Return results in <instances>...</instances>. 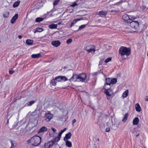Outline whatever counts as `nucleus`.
<instances>
[{"label":"nucleus","mask_w":148,"mask_h":148,"mask_svg":"<svg viewBox=\"0 0 148 148\" xmlns=\"http://www.w3.org/2000/svg\"><path fill=\"white\" fill-rule=\"evenodd\" d=\"M41 142V138L38 136H35L27 141L28 144L32 145L37 146L40 145Z\"/></svg>","instance_id":"nucleus-1"},{"label":"nucleus","mask_w":148,"mask_h":148,"mask_svg":"<svg viewBox=\"0 0 148 148\" xmlns=\"http://www.w3.org/2000/svg\"><path fill=\"white\" fill-rule=\"evenodd\" d=\"M119 52L121 58L123 59H126V58L125 57V56L127 57L129 56L131 53V50L129 48L121 46L119 48Z\"/></svg>","instance_id":"nucleus-2"},{"label":"nucleus","mask_w":148,"mask_h":148,"mask_svg":"<svg viewBox=\"0 0 148 148\" xmlns=\"http://www.w3.org/2000/svg\"><path fill=\"white\" fill-rule=\"evenodd\" d=\"M79 82H87L88 80V78L87 77L86 75L84 73H82L79 75Z\"/></svg>","instance_id":"nucleus-3"},{"label":"nucleus","mask_w":148,"mask_h":148,"mask_svg":"<svg viewBox=\"0 0 148 148\" xmlns=\"http://www.w3.org/2000/svg\"><path fill=\"white\" fill-rule=\"evenodd\" d=\"M103 88L105 90V93L107 96H111L113 94V90L110 88L108 89V87H106V85H104Z\"/></svg>","instance_id":"nucleus-4"},{"label":"nucleus","mask_w":148,"mask_h":148,"mask_svg":"<svg viewBox=\"0 0 148 148\" xmlns=\"http://www.w3.org/2000/svg\"><path fill=\"white\" fill-rule=\"evenodd\" d=\"M86 50L88 53H94L96 51L95 47L93 45H90L87 46L86 48Z\"/></svg>","instance_id":"nucleus-5"},{"label":"nucleus","mask_w":148,"mask_h":148,"mask_svg":"<svg viewBox=\"0 0 148 148\" xmlns=\"http://www.w3.org/2000/svg\"><path fill=\"white\" fill-rule=\"evenodd\" d=\"M107 13L108 12L107 11H100L97 13L95 16L97 17H98V16L100 17L105 16Z\"/></svg>","instance_id":"nucleus-6"},{"label":"nucleus","mask_w":148,"mask_h":148,"mask_svg":"<svg viewBox=\"0 0 148 148\" xmlns=\"http://www.w3.org/2000/svg\"><path fill=\"white\" fill-rule=\"evenodd\" d=\"M130 25L132 28L136 29L138 27L139 23L137 21H132L130 22Z\"/></svg>","instance_id":"nucleus-7"},{"label":"nucleus","mask_w":148,"mask_h":148,"mask_svg":"<svg viewBox=\"0 0 148 148\" xmlns=\"http://www.w3.org/2000/svg\"><path fill=\"white\" fill-rule=\"evenodd\" d=\"M54 144V141L51 140L49 141L47 143H45L44 145V148H49L50 147L52 146Z\"/></svg>","instance_id":"nucleus-8"},{"label":"nucleus","mask_w":148,"mask_h":148,"mask_svg":"<svg viewBox=\"0 0 148 148\" xmlns=\"http://www.w3.org/2000/svg\"><path fill=\"white\" fill-rule=\"evenodd\" d=\"M45 116L46 118V120L47 121L49 122L51 120L52 118L53 117V115L51 113L49 112H48L47 113L45 114Z\"/></svg>","instance_id":"nucleus-9"},{"label":"nucleus","mask_w":148,"mask_h":148,"mask_svg":"<svg viewBox=\"0 0 148 148\" xmlns=\"http://www.w3.org/2000/svg\"><path fill=\"white\" fill-rule=\"evenodd\" d=\"M40 110L38 109H36L34 112L31 113V115L36 117H38L39 116Z\"/></svg>","instance_id":"nucleus-10"},{"label":"nucleus","mask_w":148,"mask_h":148,"mask_svg":"<svg viewBox=\"0 0 148 148\" xmlns=\"http://www.w3.org/2000/svg\"><path fill=\"white\" fill-rule=\"evenodd\" d=\"M79 75L75 74L73 75V76L69 79V80L70 81L74 80V81L79 82V80L78 79H79Z\"/></svg>","instance_id":"nucleus-11"},{"label":"nucleus","mask_w":148,"mask_h":148,"mask_svg":"<svg viewBox=\"0 0 148 148\" xmlns=\"http://www.w3.org/2000/svg\"><path fill=\"white\" fill-rule=\"evenodd\" d=\"M52 45L54 47H57L60 44V42L59 40H55L52 41Z\"/></svg>","instance_id":"nucleus-12"},{"label":"nucleus","mask_w":148,"mask_h":148,"mask_svg":"<svg viewBox=\"0 0 148 148\" xmlns=\"http://www.w3.org/2000/svg\"><path fill=\"white\" fill-rule=\"evenodd\" d=\"M18 15L17 14H15L12 18L11 21L10 22L11 23L13 24L14 23L16 20L18 18Z\"/></svg>","instance_id":"nucleus-13"},{"label":"nucleus","mask_w":148,"mask_h":148,"mask_svg":"<svg viewBox=\"0 0 148 148\" xmlns=\"http://www.w3.org/2000/svg\"><path fill=\"white\" fill-rule=\"evenodd\" d=\"M106 84L104 85H106V87L107 86H110L111 84V78H108L106 79Z\"/></svg>","instance_id":"nucleus-14"},{"label":"nucleus","mask_w":148,"mask_h":148,"mask_svg":"<svg viewBox=\"0 0 148 148\" xmlns=\"http://www.w3.org/2000/svg\"><path fill=\"white\" fill-rule=\"evenodd\" d=\"M72 136V134L71 133L69 132L68 133L66 134L65 135V137L64 138V140H68V139H70Z\"/></svg>","instance_id":"nucleus-15"},{"label":"nucleus","mask_w":148,"mask_h":148,"mask_svg":"<svg viewBox=\"0 0 148 148\" xmlns=\"http://www.w3.org/2000/svg\"><path fill=\"white\" fill-rule=\"evenodd\" d=\"M139 122V119L137 117L134 118L133 121L132 123L134 125H137Z\"/></svg>","instance_id":"nucleus-16"},{"label":"nucleus","mask_w":148,"mask_h":148,"mask_svg":"<svg viewBox=\"0 0 148 148\" xmlns=\"http://www.w3.org/2000/svg\"><path fill=\"white\" fill-rule=\"evenodd\" d=\"M122 18L125 21H128L129 20V16L127 14H124Z\"/></svg>","instance_id":"nucleus-17"},{"label":"nucleus","mask_w":148,"mask_h":148,"mask_svg":"<svg viewBox=\"0 0 148 148\" xmlns=\"http://www.w3.org/2000/svg\"><path fill=\"white\" fill-rule=\"evenodd\" d=\"M33 43V41L29 39H27L26 41V43L28 45H31Z\"/></svg>","instance_id":"nucleus-18"},{"label":"nucleus","mask_w":148,"mask_h":148,"mask_svg":"<svg viewBox=\"0 0 148 148\" xmlns=\"http://www.w3.org/2000/svg\"><path fill=\"white\" fill-rule=\"evenodd\" d=\"M58 26V25L56 24H52L49 26V28L51 29H56Z\"/></svg>","instance_id":"nucleus-19"},{"label":"nucleus","mask_w":148,"mask_h":148,"mask_svg":"<svg viewBox=\"0 0 148 148\" xmlns=\"http://www.w3.org/2000/svg\"><path fill=\"white\" fill-rule=\"evenodd\" d=\"M135 108L137 111L140 112L141 111V108L138 103H137L135 105Z\"/></svg>","instance_id":"nucleus-20"},{"label":"nucleus","mask_w":148,"mask_h":148,"mask_svg":"<svg viewBox=\"0 0 148 148\" xmlns=\"http://www.w3.org/2000/svg\"><path fill=\"white\" fill-rule=\"evenodd\" d=\"M64 141L66 142V145L67 147H71L72 146V144L71 142L68 140Z\"/></svg>","instance_id":"nucleus-21"},{"label":"nucleus","mask_w":148,"mask_h":148,"mask_svg":"<svg viewBox=\"0 0 148 148\" xmlns=\"http://www.w3.org/2000/svg\"><path fill=\"white\" fill-rule=\"evenodd\" d=\"M47 130V128L43 126L38 131V133H40L43 132L44 131H46Z\"/></svg>","instance_id":"nucleus-22"},{"label":"nucleus","mask_w":148,"mask_h":148,"mask_svg":"<svg viewBox=\"0 0 148 148\" xmlns=\"http://www.w3.org/2000/svg\"><path fill=\"white\" fill-rule=\"evenodd\" d=\"M61 136H59L58 135V136L55 137L54 139L53 140H52V141H54V144L56 143V142H58L59 141L61 138Z\"/></svg>","instance_id":"nucleus-23"},{"label":"nucleus","mask_w":148,"mask_h":148,"mask_svg":"<svg viewBox=\"0 0 148 148\" xmlns=\"http://www.w3.org/2000/svg\"><path fill=\"white\" fill-rule=\"evenodd\" d=\"M83 20L82 18H79L77 19H74L73 20L72 22V24L74 25L78 21H80L82 20Z\"/></svg>","instance_id":"nucleus-24"},{"label":"nucleus","mask_w":148,"mask_h":148,"mask_svg":"<svg viewBox=\"0 0 148 148\" xmlns=\"http://www.w3.org/2000/svg\"><path fill=\"white\" fill-rule=\"evenodd\" d=\"M35 101L34 100H32L28 102L25 105L26 106H32L33 104Z\"/></svg>","instance_id":"nucleus-25"},{"label":"nucleus","mask_w":148,"mask_h":148,"mask_svg":"<svg viewBox=\"0 0 148 148\" xmlns=\"http://www.w3.org/2000/svg\"><path fill=\"white\" fill-rule=\"evenodd\" d=\"M41 56L40 53L34 54L32 55V57L33 58H39Z\"/></svg>","instance_id":"nucleus-26"},{"label":"nucleus","mask_w":148,"mask_h":148,"mask_svg":"<svg viewBox=\"0 0 148 148\" xmlns=\"http://www.w3.org/2000/svg\"><path fill=\"white\" fill-rule=\"evenodd\" d=\"M128 90H126L125 92L123 93L122 96L124 98H125L128 95Z\"/></svg>","instance_id":"nucleus-27"},{"label":"nucleus","mask_w":148,"mask_h":148,"mask_svg":"<svg viewBox=\"0 0 148 148\" xmlns=\"http://www.w3.org/2000/svg\"><path fill=\"white\" fill-rule=\"evenodd\" d=\"M9 12H5L3 13V16L4 18H7L9 17Z\"/></svg>","instance_id":"nucleus-28"},{"label":"nucleus","mask_w":148,"mask_h":148,"mask_svg":"<svg viewBox=\"0 0 148 148\" xmlns=\"http://www.w3.org/2000/svg\"><path fill=\"white\" fill-rule=\"evenodd\" d=\"M129 116V114H128L127 113L125 115L124 118L122 120V121L123 122H125L127 120V118Z\"/></svg>","instance_id":"nucleus-29"},{"label":"nucleus","mask_w":148,"mask_h":148,"mask_svg":"<svg viewBox=\"0 0 148 148\" xmlns=\"http://www.w3.org/2000/svg\"><path fill=\"white\" fill-rule=\"evenodd\" d=\"M20 3V1H17L16 2H15L13 4V6L14 8L16 7H17L19 5Z\"/></svg>","instance_id":"nucleus-30"},{"label":"nucleus","mask_w":148,"mask_h":148,"mask_svg":"<svg viewBox=\"0 0 148 148\" xmlns=\"http://www.w3.org/2000/svg\"><path fill=\"white\" fill-rule=\"evenodd\" d=\"M61 76H58L55 77V79L57 82H61Z\"/></svg>","instance_id":"nucleus-31"},{"label":"nucleus","mask_w":148,"mask_h":148,"mask_svg":"<svg viewBox=\"0 0 148 148\" xmlns=\"http://www.w3.org/2000/svg\"><path fill=\"white\" fill-rule=\"evenodd\" d=\"M117 80L116 78L111 79V84H113L116 83L117 82Z\"/></svg>","instance_id":"nucleus-32"},{"label":"nucleus","mask_w":148,"mask_h":148,"mask_svg":"<svg viewBox=\"0 0 148 148\" xmlns=\"http://www.w3.org/2000/svg\"><path fill=\"white\" fill-rule=\"evenodd\" d=\"M43 18H42L38 17L36 19V22H39L43 21Z\"/></svg>","instance_id":"nucleus-33"},{"label":"nucleus","mask_w":148,"mask_h":148,"mask_svg":"<svg viewBox=\"0 0 148 148\" xmlns=\"http://www.w3.org/2000/svg\"><path fill=\"white\" fill-rule=\"evenodd\" d=\"M57 82L56 81V80L55 79H53L51 81V84L53 86H55L56 85Z\"/></svg>","instance_id":"nucleus-34"},{"label":"nucleus","mask_w":148,"mask_h":148,"mask_svg":"<svg viewBox=\"0 0 148 148\" xmlns=\"http://www.w3.org/2000/svg\"><path fill=\"white\" fill-rule=\"evenodd\" d=\"M66 128H64L63 130H61V131L59 133L58 135L59 136H61V135L66 130Z\"/></svg>","instance_id":"nucleus-35"},{"label":"nucleus","mask_w":148,"mask_h":148,"mask_svg":"<svg viewBox=\"0 0 148 148\" xmlns=\"http://www.w3.org/2000/svg\"><path fill=\"white\" fill-rule=\"evenodd\" d=\"M43 31V29L42 28H37L36 30L34 32V33L36 32H41Z\"/></svg>","instance_id":"nucleus-36"},{"label":"nucleus","mask_w":148,"mask_h":148,"mask_svg":"<svg viewBox=\"0 0 148 148\" xmlns=\"http://www.w3.org/2000/svg\"><path fill=\"white\" fill-rule=\"evenodd\" d=\"M61 82H64L68 80V79L65 76H61Z\"/></svg>","instance_id":"nucleus-37"},{"label":"nucleus","mask_w":148,"mask_h":148,"mask_svg":"<svg viewBox=\"0 0 148 148\" xmlns=\"http://www.w3.org/2000/svg\"><path fill=\"white\" fill-rule=\"evenodd\" d=\"M129 20H134L136 18V17L133 15H130L129 16Z\"/></svg>","instance_id":"nucleus-38"},{"label":"nucleus","mask_w":148,"mask_h":148,"mask_svg":"<svg viewBox=\"0 0 148 148\" xmlns=\"http://www.w3.org/2000/svg\"><path fill=\"white\" fill-rule=\"evenodd\" d=\"M73 41V40L71 38H69L66 41V42L68 44H69Z\"/></svg>","instance_id":"nucleus-39"},{"label":"nucleus","mask_w":148,"mask_h":148,"mask_svg":"<svg viewBox=\"0 0 148 148\" xmlns=\"http://www.w3.org/2000/svg\"><path fill=\"white\" fill-rule=\"evenodd\" d=\"M86 25H82L80 26L78 30V31H79L80 30H81L84 28L85 27Z\"/></svg>","instance_id":"nucleus-40"},{"label":"nucleus","mask_w":148,"mask_h":148,"mask_svg":"<svg viewBox=\"0 0 148 148\" xmlns=\"http://www.w3.org/2000/svg\"><path fill=\"white\" fill-rule=\"evenodd\" d=\"M60 0H55L53 2V5L54 6L58 4L59 2V1Z\"/></svg>","instance_id":"nucleus-41"},{"label":"nucleus","mask_w":148,"mask_h":148,"mask_svg":"<svg viewBox=\"0 0 148 148\" xmlns=\"http://www.w3.org/2000/svg\"><path fill=\"white\" fill-rule=\"evenodd\" d=\"M10 143L11 144V146L10 148H14L15 147V145H14L12 141L11 140L10 141Z\"/></svg>","instance_id":"nucleus-42"},{"label":"nucleus","mask_w":148,"mask_h":148,"mask_svg":"<svg viewBox=\"0 0 148 148\" xmlns=\"http://www.w3.org/2000/svg\"><path fill=\"white\" fill-rule=\"evenodd\" d=\"M77 5L76 2H74L73 3V4L70 5V6L72 7H74Z\"/></svg>","instance_id":"nucleus-43"},{"label":"nucleus","mask_w":148,"mask_h":148,"mask_svg":"<svg viewBox=\"0 0 148 148\" xmlns=\"http://www.w3.org/2000/svg\"><path fill=\"white\" fill-rule=\"evenodd\" d=\"M111 58H109L107 59H106L105 61V63H107L108 62L110 61L111 60Z\"/></svg>","instance_id":"nucleus-44"},{"label":"nucleus","mask_w":148,"mask_h":148,"mask_svg":"<svg viewBox=\"0 0 148 148\" xmlns=\"http://www.w3.org/2000/svg\"><path fill=\"white\" fill-rule=\"evenodd\" d=\"M110 12L114 13H116L119 12V11L117 10H113L110 11Z\"/></svg>","instance_id":"nucleus-45"},{"label":"nucleus","mask_w":148,"mask_h":148,"mask_svg":"<svg viewBox=\"0 0 148 148\" xmlns=\"http://www.w3.org/2000/svg\"><path fill=\"white\" fill-rule=\"evenodd\" d=\"M123 2V1H119V2L115 3V5H117Z\"/></svg>","instance_id":"nucleus-46"},{"label":"nucleus","mask_w":148,"mask_h":148,"mask_svg":"<svg viewBox=\"0 0 148 148\" xmlns=\"http://www.w3.org/2000/svg\"><path fill=\"white\" fill-rule=\"evenodd\" d=\"M14 72V71L12 69H10L9 71V72L10 74H12Z\"/></svg>","instance_id":"nucleus-47"},{"label":"nucleus","mask_w":148,"mask_h":148,"mask_svg":"<svg viewBox=\"0 0 148 148\" xmlns=\"http://www.w3.org/2000/svg\"><path fill=\"white\" fill-rule=\"evenodd\" d=\"M110 131V128L109 127H107L106 129V132H108Z\"/></svg>","instance_id":"nucleus-48"},{"label":"nucleus","mask_w":148,"mask_h":148,"mask_svg":"<svg viewBox=\"0 0 148 148\" xmlns=\"http://www.w3.org/2000/svg\"><path fill=\"white\" fill-rule=\"evenodd\" d=\"M143 10H144L146 8V5H144L142 6Z\"/></svg>","instance_id":"nucleus-49"},{"label":"nucleus","mask_w":148,"mask_h":148,"mask_svg":"<svg viewBox=\"0 0 148 148\" xmlns=\"http://www.w3.org/2000/svg\"><path fill=\"white\" fill-rule=\"evenodd\" d=\"M51 130L54 132H55L56 131V129L53 127L51 128Z\"/></svg>","instance_id":"nucleus-50"},{"label":"nucleus","mask_w":148,"mask_h":148,"mask_svg":"<svg viewBox=\"0 0 148 148\" xmlns=\"http://www.w3.org/2000/svg\"><path fill=\"white\" fill-rule=\"evenodd\" d=\"M145 100L147 101H148V96H146V97L145 99Z\"/></svg>","instance_id":"nucleus-51"},{"label":"nucleus","mask_w":148,"mask_h":148,"mask_svg":"<svg viewBox=\"0 0 148 148\" xmlns=\"http://www.w3.org/2000/svg\"><path fill=\"white\" fill-rule=\"evenodd\" d=\"M76 122V120L75 119H74L72 121V123L73 124L74 123H75Z\"/></svg>","instance_id":"nucleus-52"},{"label":"nucleus","mask_w":148,"mask_h":148,"mask_svg":"<svg viewBox=\"0 0 148 148\" xmlns=\"http://www.w3.org/2000/svg\"><path fill=\"white\" fill-rule=\"evenodd\" d=\"M18 37L19 39H21L22 38V36L21 35H19L18 36Z\"/></svg>","instance_id":"nucleus-53"},{"label":"nucleus","mask_w":148,"mask_h":148,"mask_svg":"<svg viewBox=\"0 0 148 148\" xmlns=\"http://www.w3.org/2000/svg\"><path fill=\"white\" fill-rule=\"evenodd\" d=\"M73 25H74L73 24H72V23H71V25H70V27H71Z\"/></svg>","instance_id":"nucleus-54"},{"label":"nucleus","mask_w":148,"mask_h":148,"mask_svg":"<svg viewBox=\"0 0 148 148\" xmlns=\"http://www.w3.org/2000/svg\"><path fill=\"white\" fill-rule=\"evenodd\" d=\"M96 141H99V138H97L96 139Z\"/></svg>","instance_id":"nucleus-55"},{"label":"nucleus","mask_w":148,"mask_h":148,"mask_svg":"<svg viewBox=\"0 0 148 148\" xmlns=\"http://www.w3.org/2000/svg\"><path fill=\"white\" fill-rule=\"evenodd\" d=\"M139 135V134H138L137 135H136V137L138 136Z\"/></svg>","instance_id":"nucleus-56"},{"label":"nucleus","mask_w":148,"mask_h":148,"mask_svg":"<svg viewBox=\"0 0 148 148\" xmlns=\"http://www.w3.org/2000/svg\"><path fill=\"white\" fill-rule=\"evenodd\" d=\"M60 24V23H58V24L59 25Z\"/></svg>","instance_id":"nucleus-57"},{"label":"nucleus","mask_w":148,"mask_h":148,"mask_svg":"<svg viewBox=\"0 0 148 148\" xmlns=\"http://www.w3.org/2000/svg\"><path fill=\"white\" fill-rule=\"evenodd\" d=\"M98 20L99 21H100V20H99V19H98Z\"/></svg>","instance_id":"nucleus-58"},{"label":"nucleus","mask_w":148,"mask_h":148,"mask_svg":"<svg viewBox=\"0 0 148 148\" xmlns=\"http://www.w3.org/2000/svg\"><path fill=\"white\" fill-rule=\"evenodd\" d=\"M59 148H60V147H59Z\"/></svg>","instance_id":"nucleus-59"}]
</instances>
